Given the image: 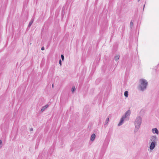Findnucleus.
<instances>
[{
    "label": "nucleus",
    "mask_w": 159,
    "mask_h": 159,
    "mask_svg": "<svg viewBox=\"0 0 159 159\" xmlns=\"http://www.w3.org/2000/svg\"><path fill=\"white\" fill-rule=\"evenodd\" d=\"M139 82L140 84L139 86L138 89L140 90L143 91L146 89L148 83L146 80L143 79L140 80Z\"/></svg>",
    "instance_id": "f257e3e1"
},
{
    "label": "nucleus",
    "mask_w": 159,
    "mask_h": 159,
    "mask_svg": "<svg viewBox=\"0 0 159 159\" xmlns=\"http://www.w3.org/2000/svg\"><path fill=\"white\" fill-rule=\"evenodd\" d=\"M142 118L140 116H138L136 119L135 122V129L134 132L136 133L139 129L142 122Z\"/></svg>",
    "instance_id": "f03ea898"
},
{
    "label": "nucleus",
    "mask_w": 159,
    "mask_h": 159,
    "mask_svg": "<svg viewBox=\"0 0 159 159\" xmlns=\"http://www.w3.org/2000/svg\"><path fill=\"white\" fill-rule=\"evenodd\" d=\"M156 143H153V142L151 143L149 147L150 150H152L154 149L155 147Z\"/></svg>",
    "instance_id": "7ed1b4c3"
},
{
    "label": "nucleus",
    "mask_w": 159,
    "mask_h": 159,
    "mask_svg": "<svg viewBox=\"0 0 159 159\" xmlns=\"http://www.w3.org/2000/svg\"><path fill=\"white\" fill-rule=\"evenodd\" d=\"M130 115V111L129 110L127 111L125 113V114L123 116V118L125 119L127 117V116H129Z\"/></svg>",
    "instance_id": "20e7f679"
},
{
    "label": "nucleus",
    "mask_w": 159,
    "mask_h": 159,
    "mask_svg": "<svg viewBox=\"0 0 159 159\" xmlns=\"http://www.w3.org/2000/svg\"><path fill=\"white\" fill-rule=\"evenodd\" d=\"M156 139L157 137L156 136H153L151 137L150 141L151 143L153 142V143H156Z\"/></svg>",
    "instance_id": "39448f33"
},
{
    "label": "nucleus",
    "mask_w": 159,
    "mask_h": 159,
    "mask_svg": "<svg viewBox=\"0 0 159 159\" xmlns=\"http://www.w3.org/2000/svg\"><path fill=\"white\" fill-rule=\"evenodd\" d=\"M125 119V118H123V117H122L121 118V119H120V122L118 125V126H120L122 125Z\"/></svg>",
    "instance_id": "423d86ee"
},
{
    "label": "nucleus",
    "mask_w": 159,
    "mask_h": 159,
    "mask_svg": "<svg viewBox=\"0 0 159 159\" xmlns=\"http://www.w3.org/2000/svg\"><path fill=\"white\" fill-rule=\"evenodd\" d=\"M125 119V118H123V117H122L121 118V119H120V122L118 125V126H120L122 125Z\"/></svg>",
    "instance_id": "0eeeda50"
},
{
    "label": "nucleus",
    "mask_w": 159,
    "mask_h": 159,
    "mask_svg": "<svg viewBox=\"0 0 159 159\" xmlns=\"http://www.w3.org/2000/svg\"><path fill=\"white\" fill-rule=\"evenodd\" d=\"M49 105L48 104L45 105V106H44L43 107L42 109L41 110V112H43L44 110H45L48 107Z\"/></svg>",
    "instance_id": "6e6552de"
},
{
    "label": "nucleus",
    "mask_w": 159,
    "mask_h": 159,
    "mask_svg": "<svg viewBox=\"0 0 159 159\" xmlns=\"http://www.w3.org/2000/svg\"><path fill=\"white\" fill-rule=\"evenodd\" d=\"M152 131L153 133H156L157 134H158L159 133L158 129L156 128H154L152 129Z\"/></svg>",
    "instance_id": "1a4fd4ad"
},
{
    "label": "nucleus",
    "mask_w": 159,
    "mask_h": 159,
    "mask_svg": "<svg viewBox=\"0 0 159 159\" xmlns=\"http://www.w3.org/2000/svg\"><path fill=\"white\" fill-rule=\"evenodd\" d=\"M95 134H92L90 138V140L91 141H93L95 138Z\"/></svg>",
    "instance_id": "9d476101"
},
{
    "label": "nucleus",
    "mask_w": 159,
    "mask_h": 159,
    "mask_svg": "<svg viewBox=\"0 0 159 159\" xmlns=\"http://www.w3.org/2000/svg\"><path fill=\"white\" fill-rule=\"evenodd\" d=\"M34 19H32L31 20L30 22L29 25H28V27H30L31 25H32V23H33L34 22Z\"/></svg>",
    "instance_id": "9b49d317"
},
{
    "label": "nucleus",
    "mask_w": 159,
    "mask_h": 159,
    "mask_svg": "<svg viewBox=\"0 0 159 159\" xmlns=\"http://www.w3.org/2000/svg\"><path fill=\"white\" fill-rule=\"evenodd\" d=\"M120 58V56L119 55H117L116 56L114 57V59L116 61H117Z\"/></svg>",
    "instance_id": "f8f14e48"
},
{
    "label": "nucleus",
    "mask_w": 159,
    "mask_h": 159,
    "mask_svg": "<svg viewBox=\"0 0 159 159\" xmlns=\"http://www.w3.org/2000/svg\"><path fill=\"white\" fill-rule=\"evenodd\" d=\"M124 95L125 97H127L128 96V92L126 91L124 92Z\"/></svg>",
    "instance_id": "ddd939ff"
},
{
    "label": "nucleus",
    "mask_w": 159,
    "mask_h": 159,
    "mask_svg": "<svg viewBox=\"0 0 159 159\" xmlns=\"http://www.w3.org/2000/svg\"><path fill=\"white\" fill-rule=\"evenodd\" d=\"M109 120V118H108V117L106 119L105 122V125H107V124L108 123Z\"/></svg>",
    "instance_id": "4468645a"
},
{
    "label": "nucleus",
    "mask_w": 159,
    "mask_h": 159,
    "mask_svg": "<svg viewBox=\"0 0 159 159\" xmlns=\"http://www.w3.org/2000/svg\"><path fill=\"white\" fill-rule=\"evenodd\" d=\"M133 25V23L132 21H131L130 23V26L131 28H132Z\"/></svg>",
    "instance_id": "2eb2a0df"
},
{
    "label": "nucleus",
    "mask_w": 159,
    "mask_h": 159,
    "mask_svg": "<svg viewBox=\"0 0 159 159\" xmlns=\"http://www.w3.org/2000/svg\"><path fill=\"white\" fill-rule=\"evenodd\" d=\"M75 90V87H72V88L71 89V91L72 92H74Z\"/></svg>",
    "instance_id": "dca6fc26"
},
{
    "label": "nucleus",
    "mask_w": 159,
    "mask_h": 159,
    "mask_svg": "<svg viewBox=\"0 0 159 159\" xmlns=\"http://www.w3.org/2000/svg\"><path fill=\"white\" fill-rule=\"evenodd\" d=\"M61 58L62 59V60L63 61H64V56L63 54H61Z\"/></svg>",
    "instance_id": "f3484780"
},
{
    "label": "nucleus",
    "mask_w": 159,
    "mask_h": 159,
    "mask_svg": "<svg viewBox=\"0 0 159 159\" xmlns=\"http://www.w3.org/2000/svg\"><path fill=\"white\" fill-rule=\"evenodd\" d=\"M59 63L60 64V66H61V59H60L59 61Z\"/></svg>",
    "instance_id": "a211bd4d"
},
{
    "label": "nucleus",
    "mask_w": 159,
    "mask_h": 159,
    "mask_svg": "<svg viewBox=\"0 0 159 159\" xmlns=\"http://www.w3.org/2000/svg\"><path fill=\"white\" fill-rule=\"evenodd\" d=\"M41 49L43 51L44 50V47H43L41 48Z\"/></svg>",
    "instance_id": "6ab92c4d"
},
{
    "label": "nucleus",
    "mask_w": 159,
    "mask_h": 159,
    "mask_svg": "<svg viewBox=\"0 0 159 159\" xmlns=\"http://www.w3.org/2000/svg\"><path fill=\"white\" fill-rule=\"evenodd\" d=\"M2 143V142L1 140H0V144H1Z\"/></svg>",
    "instance_id": "aec40b11"
},
{
    "label": "nucleus",
    "mask_w": 159,
    "mask_h": 159,
    "mask_svg": "<svg viewBox=\"0 0 159 159\" xmlns=\"http://www.w3.org/2000/svg\"><path fill=\"white\" fill-rule=\"evenodd\" d=\"M33 129L32 128H31L30 129V131H33Z\"/></svg>",
    "instance_id": "412c9836"
},
{
    "label": "nucleus",
    "mask_w": 159,
    "mask_h": 159,
    "mask_svg": "<svg viewBox=\"0 0 159 159\" xmlns=\"http://www.w3.org/2000/svg\"><path fill=\"white\" fill-rule=\"evenodd\" d=\"M145 5L144 4V5H143V11L144 10V7H145Z\"/></svg>",
    "instance_id": "4be33fe9"
},
{
    "label": "nucleus",
    "mask_w": 159,
    "mask_h": 159,
    "mask_svg": "<svg viewBox=\"0 0 159 159\" xmlns=\"http://www.w3.org/2000/svg\"><path fill=\"white\" fill-rule=\"evenodd\" d=\"M52 88H54V85H53V84H52Z\"/></svg>",
    "instance_id": "5701e85b"
}]
</instances>
